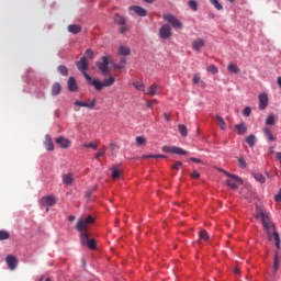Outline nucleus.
Returning a JSON list of instances; mask_svg holds the SVG:
<instances>
[{"label": "nucleus", "instance_id": "nucleus-50", "mask_svg": "<svg viewBox=\"0 0 281 281\" xmlns=\"http://www.w3.org/2000/svg\"><path fill=\"white\" fill-rule=\"evenodd\" d=\"M192 82H193V85H199L201 82V75L194 74Z\"/></svg>", "mask_w": 281, "mask_h": 281}, {"label": "nucleus", "instance_id": "nucleus-38", "mask_svg": "<svg viewBox=\"0 0 281 281\" xmlns=\"http://www.w3.org/2000/svg\"><path fill=\"white\" fill-rule=\"evenodd\" d=\"M274 238L276 240V247L277 249H280V234L277 233V231H273L271 238Z\"/></svg>", "mask_w": 281, "mask_h": 281}, {"label": "nucleus", "instance_id": "nucleus-59", "mask_svg": "<svg viewBox=\"0 0 281 281\" xmlns=\"http://www.w3.org/2000/svg\"><path fill=\"white\" fill-rule=\"evenodd\" d=\"M68 221H69L70 223H74V221H76V216L69 215V216H68Z\"/></svg>", "mask_w": 281, "mask_h": 281}, {"label": "nucleus", "instance_id": "nucleus-43", "mask_svg": "<svg viewBox=\"0 0 281 281\" xmlns=\"http://www.w3.org/2000/svg\"><path fill=\"white\" fill-rule=\"evenodd\" d=\"M133 87H135V89H137V91H146V86H144L143 82H134Z\"/></svg>", "mask_w": 281, "mask_h": 281}, {"label": "nucleus", "instance_id": "nucleus-60", "mask_svg": "<svg viewBox=\"0 0 281 281\" xmlns=\"http://www.w3.org/2000/svg\"><path fill=\"white\" fill-rule=\"evenodd\" d=\"M120 63H121V65H124V67H125L126 66V58L122 57L120 59Z\"/></svg>", "mask_w": 281, "mask_h": 281}, {"label": "nucleus", "instance_id": "nucleus-46", "mask_svg": "<svg viewBox=\"0 0 281 281\" xmlns=\"http://www.w3.org/2000/svg\"><path fill=\"white\" fill-rule=\"evenodd\" d=\"M10 238V233L5 231H0V240H8Z\"/></svg>", "mask_w": 281, "mask_h": 281}, {"label": "nucleus", "instance_id": "nucleus-62", "mask_svg": "<svg viewBox=\"0 0 281 281\" xmlns=\"http://www.w3.org/2000/svg\"><path fill=\"white\" fill-rule=\"evenodd\" d=\"M234 272H235L236 274H240V268L236 267V268L234 269Z\"/></svg>", "mask_w": 281, "mask_h": 281}, {"label": "nucleus", "instance_id": "nucleus-20", "mask_svg": "<svg viewBox=\"0 0 281 281\" xmlns=\"http://www.w3.org/2000/svg\"><path fill=\"white\" fill-rule=\"evenodd\" d=\"M157 91H159V86L154 83L147 90H145V94L146 95H157Z\"/></svg>", "mask_w": 281, "mask_h": 281}, {"label": "nucleus", "instance_id": "nucleus-37", "mask_svg": "<svg viewBox=\"0 0 281 281\" xmlns=\"http://www.w3.org/2000/svg\"><path fill=\"white\" fill-rule=\"evenodd\" d=\"M188 5L190 10H193V12H196V10H199V3H196L195 0H189Z\"/></svg>", "mask_w": 281, "mask_h": 281}, {"label": "nucleus", "instance_id": "nucleus-31", "mask_svg": "<svg viewBox=\"0 0 281 281\" xmlns=\"http://www.w3.org/2000/svg\"><path fill=\"white\" fill-rule=\"evenodd\" d=\"M252 177L256 179V181H258V183H265L267 181L265 176L260 172H252Z\"/></svg>", "mask_w": 281, "mask_h": 281}, {"label": "nucleus", "instance_id": "nucleus-64", "mask_svg": "<svg viewBox=\"0 0 281 281\" xmlns=\"http://www.w3.org/2000/svg\"><path fill=\"white\" fill-rule=\"evenodd\" d=\"M277 85L280 87V89H281V77H278V79H277Z\"/></svg>", "mask_w": 281, "mask_h": 281}, {"label": "nucleus", "instance_id": "nucleus-25", "mask_svg": "<svg viewBox=\"0 0 281 281\" xmlns=\"http://www.w3.org/2000/svg\"><path fill=\"white\" fill-rule=\"evenodd\" d=\"M262 133L267 137L268 142H276V136H273V133H271V130H269V127H263Z\"/></svg>", "mask_w": 281, "mask_h": 281}, {"label": "nucleus", "instance_id": "nucleus-9", "mask_svg": "<svg viewBox=\"0 0 281 281\" xmlns=\"http://www.w3.org/2000/svg\"><path fill=\"white\" fill-rule=\"evenodd\" d=\"M258 100H259L260 111H265V109H267V106H269V95L267 94V92L260 93L258 95Z\"/></svg>", "mask_w": 281, "mask_h": 281}, {"label": "nucleus", "instance_id": "nucleus-56", "mask_svg": "<svg viewBox=\"0 0 281 281\" xmlns=\"http://www.w3.org/2000/svg\"><path fill=\"white\" fill-rule=\"evenodd\" d=\"M126 32H128V27L126 26V24H125V25H122L121 29H120V33H121V34H124V33H126Z\"/></svg>", "mask_w": 281, "mask_h": 281}, {"label": "nucleus", "instance_id": "nucleus-8", "mask_svg": "<svg viewBox=\"0 0 281 281\" xmlns=\"http://www.w3.org/2000/svg\"><path fill=\"white\" fill-rule=\"evenodd\" d=\"M162 153H171L172 155H188L187 150L176 146H164Z\"/></svg>", "mask_w": 281, "mask_h": 281}, {"label": "nucleus", "instance_id": "nucleus-17", "mask_svg": "<svg viewBox=\"0 0 281 281\" xmlns=\"http://www.w3.org/2000/svg\"><path fill=\"white\" fill-rule=\"evenodd\" d=\"M90 85H92V87H94L95 91H102V89H104V82L98 80V79H91V81H89Z\"/></svg>", "mask_w": 281, "mask_h": 281}, {"label": "nucleus", "instance_id": "nucleus-57", "mask_svg": "<svg viewBox=\"0 0 281 281\" xmlns=\"http://www.w3.org/2000/svg\"><path fill=\"white\" fill-rule=\"evenodd\" d=\"M191 177H192V179H199V178L201 177V173H200V172H196V171H193V172L191 173Z\"/></svg>", "mask_w": 281, "mask_h": 281}, {"label": "nucleus", "instance_id": "nucleus-21", "mask_svg": "<svg viewBox=\"0 0 281 281\" xmlns=\"http://www.w3.org/2000/svg\"><path fill=\"white\" fill-rule=\"evenodd\" d=\"M68 32H70V34H80V32H82V26L78 24H70L68 25Z\"/></svg>", "mask_w": 281, "mask_h": 281}, {"label": "nucleus", "instance_id": "nucleus-18", "mask_svg": "<svg viewBox=\"0 0 281 281\" xmlns=\"http://www.w3.org/2000/svg\"><path fill=\"white\" fill-rule=\"evenodd\" d=\"M235 131L237 135H245L247 133V125L245 123L236 124Z\"/></svg>", "mask_w": 281, "mask_h": 281}, {"label": "nucleus", "instance_id": "nucleus-22", "mask_svg": "<svg viewBox=\"0 0 281 281\" xmlns=\"http://www.w3.org/2000/svg\"><path fill=\"white\" fill-rule=\"evenodd\" d=\"M44 144H45L46 150H49V151L54 150V142H52V136H49V134L45 136Z\"/></svg>", "mask_w": 281, "mask_h": 281}, {"label": "nucleus", "instance_id": "nucleus-16", "mask_svg": "<svg viewBox=\"0 0 281 281\" xmlns=\"http://www.w3.org/2000/svg\"><path fill=\"white\" fill-rule=\"evenodd\" d=\"M79 233H80L81 245H83V247H87V245L90 241V239H89V231H79Z\"/></svg>", "mask_w": 281, "mask_h": 281}, {"label": "nucleus", "instance_id": "nucleus-10", "mask_svg": "<svg viewBox=\"0 0 281 281\" xmlns=\"http://www.w3.org/2000/svg\"><path fill=\"white\" fill-rule=\"evenodd\" d=\"M159 36L164 40L170 38V36H172V30L170 29V25L164 24L159 30Z\"/></svg>", "mask_w": 281, "mask_h": 281}, {"label": "nucleus", "instance_id": "nucleus-5", "mask_svg": "<svg viewBox=\"0 0 281 281\" xmlns=\"http://www.w3.org/2000/svg\"><path fill=\"white\" fill-rule=\"evenodd\" d=\"M102 61H97L95 65L101 71L102 76H109V65H111V56H103L101 58Z\"/></svg>", "mask_w": 281, "mask_h": 281}, {"label": "nucleus", "instance_id": "nucleus-1", "mask_svg": "<svg viewBox=\"0 0 281 281\" xmlns=\"http://www.w3.org/2000/svg\"><path fill=\"white\" fill-rule=\"evenodd\" d=\"M89 60H93V50L91 48L86 49L85 56H82L80 60L75 61V65L77 69L80 70L83 78H86L88 82H91V76L87 74V71H89Z\"/></svg>", "mask_w": 281, "mask_h": 281}, {"label": "nucleus", "instance_id": "nucleus-61", "mask_svg": "<svg viewBox=\"0 0 281 281\" xmlns=\"http://www.w3.org/2000/svg\"><path fill=\"white\" fill-rule=\"evenodd\" d=\"M114 69H124V65H114Z\"/></svg>", "mask_w": 281, "mask_h": 281}, {"label": "nucleus", "instance_id": "nucleus-49", "mask_svg": "<svg viewBox=\"0 0 281 281\" xmlns=\"http://www.w3.org/2000/svg\"><path fill=\"white\" fill-rule=\"evenodd\" d=\"M159 101H157V99L154 100H149L146 103L147 109H153V106H155V104H158Z\"/></svg>", "mask_w": 281, "mask_h": 281}, {"label": "nucleus", "instance_id": "nucleus-7", "mask_svg": "<svg viewBox=\"0 0 281 281\" xmlns=\"http://www.w3.org/2000/svg\"><path fill=\"white\" fill-rule=\"evenodd\" d=\"M56 195H46L40 200V205L42 207H53V205H56Z\"/></svg>", "mask_w": 281, "mask_h": 281}, {"label": "nucleus", "instance_id": "nucleus-34", "mask_svg": "<svg viewBox=\"0 0 281 281\" xmlns=\"http://www.w3.org/2000/svg\"><path fill=\"white\" fill-rule=\"evenodd\" d=\"M178 131L182 135V137H188V127L186 125H178Z\"/></svg>", "mask_w": 281, "mask_h": 281}, {"label": "nucleus", "instance_id": "nucleus-32", "mask_svg": "<svg viewBox=\"0 0 281 281\" xmlns=\"http://www.w3.org/2000/svg\"><path fill=\"white\" fill-rule=\"evenodd\" d=\"M246 144H248L250 148H254L256 146V135L250 134L248 137H246Z\"/></svg>", "mask_w": 281, "mask_h": 281}, {"label": "nucleus", "instance_id": "nucleus-29", "mask_svg": "<svg viewBox=\"0 0 281 281\" xmlns=\"http://www.w3.org/2000/svg\"><path fill=\"white\" fill-rule=\"evenodd\" d=\"M60 91H63V87L56 82L52 87V95H60Z\"/></svg>", "mask_w": 281, "mask_h": 281}, {"label": "nucleus", "instance_id": "nucleus-4", "mask_svg": "<svg viewBox=\"0 0 281 281\" xmlns=\"http://www.w3.org/2000/svg\"><path fill=\"white\" fill-rule=\"evenodd\" d=\"M222 172H224V175H226V177H229L228 180H226V186H228V188H231V190H238V184L237 183H243V180L234 175V173H229L225 170H222Z\"/></svg>", "mask_w": 281, "mask_h": 281}, {"label": "nucleus", "instance_id": "nucleus-13", "mask_svg": "<svg viewBox=\"0 0 281 281\" xmlns=\"http://www.w3.org/2000/svg\"><path fill=\"white\" fill-rule=\"evenodd\" d=\"M56 144L60 146V148H69L71 146V140L65 138L64 136H59L56 138Z\"/></svg>", "mask_w": 281, "mask_h": 281}, {"label": "nucleus", "instance_id": "nucleus-36", "mask_svg": "<svg viewBox=\"0 0 281 281\" xmlns=\"http://www.w3.org/2000/svg\"><path fill=\"white\" fill-rule=\"evenodd\" d=\"M57 70L61 76H69V69L67 68V66L60 65L58 66Z\"/></svg>", "mask_w": 281, "mask_h": 281}, {"label": "nucleus", "instance_id": "nucleus-3", "mask_svg": "<svg viewBox=\"0 0 281 281\" xmlns=\"http://www.w3.org/2000/svg\"><path fill=\"white\" fill-rule=\"evenodd\" d=\"M95 223V217L88 215L87 218L78 220L76 224L77 232H89V225Z\"/></svg>", "mask_w": 281, "mask_h": 281}, {"label": "nucleus", "instance_id": "nucleus-24", "mask_svg": "<svg viewBox=\"0 0 281 281\" xmlns=\"http://www.w3.org/2000/svg\"><path fill=\"white\" fill-rule=\"evenodd\" d=\"M227 69L229 71V74H234V75L240 74V68L238 67V65H236L234 63H229L227 66Z\"/></svg>", "mask_w": 281, "mask_h": 281}, {"label": "nucleus", "instance_id": "nucleus-30", "mask_svg": "<svg viewBox=\"0 0 281 281\" xmlns=\"http://www.w3.org/2000/svg\"><path fill=\"white\" fill-rule=\"evenodd\" d=\"M119 54H121V56H131V48L128 46H120Z\"/></svg>", "mask_w": 281, "mask_h": 281}, {"label": "nucleus", "instance_id": "nucleus-12", "mask_svg": "<svg viewBox=\"0 0 281 281\" xmlns=\"http://www.w3.org/2000/svg\"><path fill=\"white\" fill-rule=\"evenodd\" d=\"M98 100H95V98H93L91 101H90V104L89 102H85V101H76L75 102V106H83L86 109H95V104H97Z\"/></svg>", "mask_w": 281, "mask_h": 281}, {"label": "nucleus", "instance_id": "nucleus-23", "mask_svg": "<svg viewBox=\"0 0 281 281\" xmlns=\"http://www.w3.org/2000/svg\"><path fill=\"white\" fill-rule=\"evenodd\" d=\"M280 252L277 250L274 252V258H273V270L274 272L278 271L280 269Z\"/></svg>", "mask_w": 281, "mask_h": 281}, {"label": "nucleus", "instance_id": "nucleus-55", "mask_svg": "<svg viewBox=\"0 0 281 281\" xmlns=\"http://www.w3.org/2000/svg\"><path fill=\"white\" fill-rule=\"evenodd\" d=\"M190 161H193V164H203V160H201L199 158H194V157H191Z\"/></svg>", "mask_w": 281, "mask_h": 281}, {"label": "nucleus", "instance_id": "nucleus-54", "mask_svg": "<svg viewBox=\"0 0 281 281\" xmlns=\"http://www.w3.org/2000/svg\"><path fill=\"white\" fill-rule=\"evenodd\" d=\"M120 177H121L120 170L113 169V171H112V178H114V179H120Z\"/></svg>", "mask_w": 281, "mask_h": 281}, {"label": "nucleus", "instance_id": "nucleus-28", "mask_svg": "<svg viewBox=\"0 0 281 281\" xmlns=\"http://www.w3.org/2000/svg\"><path fill=\"white\" fill-rule=\"evenodd\" d=\"M215 120L218 124V126L221 127L222 131H226L227 130V124L225 123V120L223 119V116L221 115H216Z\"/></svg>", "mask_w": 281, "mask_h": 281}, {"label": "nucleus", "instance_id": "nucleus-41", "mask_svg": "<svg viewBox=\"0 0 281 281\" xmlns=\"http://www.w3.org/2000/svg\"><path fill=\"white\" fill-rule=\"evenodd\" d=\"M143 159H166L164 155H144Z\"/></svg>", "mask_w": 281, "mask_h": 281}, {"label": "nucleus", "instance_id": "nucleus-27", "mask_svg": "<svg viewBox=\"0 0 281 281\" xmlns=\"http://www.w3.org/2000/svg\"><path fill=\"white\" fill-rule=\"evenodd\" d=\"M114 23H116V25H124L126 23V18L122 16L120 13H115Z\"/></svg>", "mask_w": 281, "mask_h": 281}, {"label": "nucleus", "instance_id": "nucleus-58", "mask_svg": "<svg viewBox=\"0 0 281 281\" xmlns=\"http://www.w3.org/2000/svg\"><path fill=\"white\" fill-rule=\"evenodd\" d=\"M164 117L167 122H172V116H170V114L164 113Z\"/></svg>", "mask_w": 281, "mask_h": 281}, {"label": "nucleus", "instance_id": "nucleus-52", "mask_svg": "<svg viewBox=\"0 0 281 281\" xmlns=\"http://www.w3.org/2000/svg\"><path fill=\"white\" fill-rule=\"evenodd\" d=\"M86 247H89V249H95V239H90L88 244H86Z\"/></svg>", "mask_w": 281, "mask_h": 281}, {"label": "nucleus", "instance_id": "nucleus-53", "mask_svg": "<svg viewBox=\"0 0 281 281\" xmlns=\"http://www.w3.org/2000/svg\"><path fill=\"white\" fill-rule=\"evenodd\" d=\"M181 166H183V162L181 161H176L175 165L171 166L172 170H179V168H181Z\"/></svg>", "mask_w": 281, "mask_h": 281}, {"label": "nucleus", "instance_id": "nucleus-11", "mask_svg": "<svg viewBox=\"0 0 281 281\" xmlns=\"http://www.w3.org/2000/svg\"><path fill=\"white\" fill-rule=\"evenodd\" d=\"M5 262L11 271H14L19 265V259H16L13 255H8L5 257Z\"/></svg>", "mask_w": 281, "mask_h": 281}, {"label": "nucleus", "instance_id": "nucleus-48", "mask_svg": "<svg viewBox=\"0 0 281 281\" xmlns=\"http://www.w3.org/2000/svg\"><path fill=\"white\" fill-rule=\"evenodd\" d=\"M210 3L217 10H223V5L218 3V0H210Z\"/></svg>", "mask_w": 281, "mask_h": 281}, {"label": "nucleus", "instance_id": "nucleus-6", "mask_svg": "<svg viewBox=\"0 0 281 281\" xmlns=\"http://www.w3.org/2000/svg\"><path fill=\"white\" fill-rule=\"evenodd\" d=\"M162 19H164V21H166L167 23L172 25L175 27V30H181L183 27V23H181V21H179V19H177L175 15H172L170 13H165L162 15Z\"/></svg>", "mask_w": 281, "mask_h": 281}, {"label": "nucleus", "instance_id": "nucleus-42", "mask_svg": "<svg viewBox=\"0 0 281 281\" xmlns=\"http://www.w3.org/2000/svg\"><path fill=\"white\" fill-rule=\"evenodd\" d=\"M106 155V147L100 148L95 154V159H100V157H104Z\"/></svg>", "mask_w": 281, "mask_h": 281}, {"label": "nucleus", "instance_id": "nucleus-19", "mask_svg": "<svg viewBox=\"0 0 281 281\" xmlns=\"http://www.w3.org/2000/svg\"><path fill=\"white\" fill-rule=\"evenodd\" d=\"M68 90L69 91H78V82H76V78L70 77L68 79Z\"/></svg>", "mask_w": 281, "mask_h": 281}, {"label": "nucleus", "instance_id": "nucleus-14", "mask_svg": "<svg viewBox=\"0 0 281 281\" xmlns=\"http://www.w3.org/2000/svg\"><path fill=\"white\" fill-rule=\"evenodd\" d=\"M191 47L194 52H201V48L205 47V41L203 38H196L192 42Z\"/></svg>", "mask_w": 281, "mask_h": 281}, {"label": "nucleus", "instance_id": "nucleus-51", "mask_svg": "<svg viewBox=\"0 0 281 281\" xmlns=\"http://www.w3.org/2000/svg\"><path fill=\"white\" fill-rule=\"evenodd\" d=\"M243 115H244L245 117H249V115H251V108L246 106V108L243 110Z\"/></svg>", "mask_w": 281, "mask_h": 281}, {"label": "nucleus", "instance_id": "nucleus-2", "mask_svg": "<svg viewBox=\"0 0 281 281\" xmlns=\"http://www.w3.org/2000/svg\"><path fill=\"white\" fill-rule=\"evenodd\" d=\"M256 218H261L262 225H263L265 229L267 231L269 238H271V229H272V232H276V224H271L269 214H267L265 211L260 210L258 212V214L256 215Z\"/></svg>", "mask_w": 281, "mask_h": 281}, {"label": "nucleus", "instance_id": "nucleus-35", "mask_svg": "<svg viewBox=\"0 0 281 281\" xmlns=\"http://www.w3.org/2000/svg\"><path fill=\"white\" fill-rule=\"evenodd\" d=\"M103 85L104 87H113V85H115V78L111 76L108 79H104Z\"/></svg>", "mask_w": 281, "mask_h": 281}, {"label": "nucleus", "instance_id": "nucleus-39", "mask_svg": "<svg viewBox=\"0 0 281 281\" xmlns=\"http://www.w3.org/2000/svg\"><path fill=\"white\" fill-rule=\"evenodd\" d=\"M199 236L200 240H204V243H207V240H210V234H207L206 231H201Z\"/></svg>", "mask_w": 281, "mask_h": 281}, {"label": "nucleus", "instance_id": "nucleus-45", "mask_svg": "<svg viewBox=\"0 0 281 281\" xmlns=\"http://www.w3.org/2000/svg\"><path fill=\"white\" fill-rule=\"evenodd\" d=\"M82 148H92V150H98V145L95 143H86Z\"/></svg>", "mask_w": 281, "mask_h": 281}, {"label": "nucleus", "instance_id": "nucleus-15", "mask_svg": "<svg viewBox=\"0 0 281 281\" xmlns=\"http://www.w3.org/2000/svg\"><path fill=\"white\" fill-rule=\"evenodd\" d=\"M130 10L132 12H135V14H137V16H146L148 14V11H146V9H144L139 5H132V7H130Z\"/></svg>", "mask_w": 281, "mask_h": 281}, {"label": "nucleus", "instance_id": "nucleus-26", "mask_svg": "<svg viewBox=\"0 0 281 281\" xmlns=\"http://www.w3.org/2000/svg\"><path fill=\"white\" fill-rule=\"evenodd\" d=\"M63 183L65 186H71L74 183V175L66 173L63 176Z\"/></svg>", "mask_w": 281, "mask_h": 281}, {"label": "nucleus", "instance_id": "nucleus-47", "mask_svg": "<svg viewBox=\"0 0 281 281\" xmlns=\"http://www.w3.org/2000/svg\"><path fill=\"white\" fill-rule=\"evenodd\" d=\"M237 161L239 164V167L241 168H247V161L245 160V158L241 156V157H238L237 158Z\"/></svg>", "mask_w": 281, "mask_h": 281}, {"label": "nucleus", "instance_id": "nucleus-40", "mask_svg": "<svg viewBox=\"0 0 281 281\" xmlns=\"http://www.w3.org/2000/svg\"><path fill=\"white\" fill-rule=\"evenodd\" d=\"M206 71H209V74H212L213 76H216V74H218V67H216V65H210L206 68Z\"/></svg>", "mask_w": 281, "mask_h": 281}, {"label": "nucleus", "instance_id": "nucleus-63", "mask_svg": "<svg viewBox=\"0 0 281 281\" xmlns=\"http://www.w3.org/2000/svg\"><path fill=\"white\" fill-rule=\"evenodd\" d=\"M277 159H278V161H280V164H281V153H277Z\"/></svg>", "mask_w": 281, "mask_h": 281}, {"label": "nucleus", "instance_id": "nucleus-44", "mask_svg": "<svg viewBox=\"0 0 281 281\" xmlns=\"http://www.w3.org/2000/svg\"><path fill=\"white\" fill-rule=\"evenodd\" d=\"M144 144H146V137H144V136H137V137H136V145H137V146H144Z\"/></svg>", "mask_w": 281, "mask_h": 281}, {"label": "nucleus", "instance_id": "nucleus-33", "mask_svg": "<svg viewBox=\"0 0 281 281\" xmlns=\"http://www.w3.org/2000/svg\"><path fill=\"white\" fill-rule=\"evenodd\" d=\"M267 126H273L276 124V115L269 114L266 119Z\"/></svg>", "mask_w": 281, "mask_h": 281}]
</instances>
